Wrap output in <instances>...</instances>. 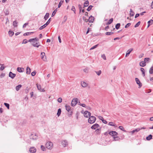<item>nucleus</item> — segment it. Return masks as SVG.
<instances>
[{"label":"nucleus","mask_w":153,"mask_h":153,"mask_svg":"<svg viewBox=\"0 0 153 153\" xmlns=\"http://www.w3.org/2000/svg\"><path fill=\"white\" fill-rule=\"evenodd\" d=\"M38 39L37 38H35L33 39H30L29 42H32L33 43H32V45L34 47H36L37 48H38L40 45L39 44V43L37 42H36V41H38Z\"/></svg>","instance_id":"nucleus-1"},{"label":"nucleus","mask_w":153,"mask_h":153,"mask_svg":"<svg viewBox=\"0 0 153 153\" xmlns=\"http://www.w3.org/2000/svg\"><path fill=\"white\" fill-rule=\"evenodd\" d=\"M150 59L149 58H146L144 59L143 61H141L140 63V65L141 67H144L146 65V60L149 61Z\"/></svg>","instance_id":"nucleus-2"},{"label":"nucleus","mask_w":153,"mask_h":153,"mask_svg":"<svg viewBox=\"0 0 153 153\" xmlns=\"http://www.w3.org/2000/svg\"><path fill=\"white\" fill-rule=\"evenodd\" d=\"M96 118L95 117L92 116L90 117L88 119V122L91 124H92L95 122Z\"/></svg>","instance_id":"nucleus-3"},{"label":"nucleus","mask_w":153,"mask_h":153,"mask_svg":"<svg viewBox=\"0 0 153 153\" xmlns=\"http://www.w3.org/2000/svg\"><path fill=\"white\" fill-rule=\"evenodd\" d=\"M46 147L49 149H51L53 147V143L51 142H48L46 144Z\"/></svg>","instance_id":"nucleus-4"},{"label":"nucleus","mask_w":153,"mask_h":153,"mask_svg":"<svg viewBox=\"0 0 153 153\" xmlns=\"http://www.w3.org/2000/svg\"><path fill=\"white\" fill-rule=\"evenodd\" d=\"M41 57L42 59L45 62L47 61V59L46 58V56L45 55V53L42 52L41 53Z\"/></svg>","instance_id":"nucleus-5"},{"label":"nucleus","mask_w":153,"mask_h":153,"mask_svg":"<svg viewBox=\"0 0 153 153\" xmlns=\"http://www.w3.org/2000/svg\"><path fill=\"white\" fill-rule=\"evenodd\" d=\"M77 103V99L74 98L73 99L71 103V105L73 106H75Z\"/></svg>","instance_id":"nucleus-6"},{"label":"nucleus","mask_w":153,"mask_h":153,"mask_svg":"<svg viewBox=\"0 0 153 153\" xmlns=\"http://www.w3.org/2000/svg\"><path fill=\"white\" fill-rule=\"evenodd\" d=\"M91 114V113L87 111H85L84 114V116L85 117L87 118L89 117L90 116Z\"/></svg>","instance_id":"nucleus-7"},{"label":"nucleus","mask_w":153,"mask_h":153,"mask_svg":"<svg viewBox=\"0 0 153 153\" xmlns=\"http://www.w3.org/2000/svg\"><path fill=\"white\" fill-rule=\"evenodd\" d=\"M100 126L97 123H96L93 125L91 127V128L93 129H96L99 128Z\"/></svg>","instance_id":"nucleus-8"},{"label":"nucleus","mask_w":153,"mask_h":153,"mask_svg":"<svg viewBox=\"0 0 153 153\" xmlns=\"http://www.w3.org/2000/svg\"><path fill=\"white\" fill-rule=\"evenodd\" d=\"M109 134L110 135L113 136H117L118 134V133L116 131H110L109 132Z\"/></svg>","instance_id":"nucleus-9"},{"label":"nucleus","mask_w":153,"mask_h":153,"mask_svg":"<svg viewBox=\"0 0 153 153\" xmlns=\"http://www.w3.org/2000/svg\"><path fill=\"white\" fill-rule=\"evenodd\" d=\"M36 149L34 147H31L29 151L31 153H34L36 152Z\"/></svg>","instance_id":"nucleus-10"},{"label":"nucleus","mask_w":153,"mask_h":153,"mask_svg":"<svg viewBox=\"0 0 153 153\" xmlns=\"http://www.w3.org/2000/svg\"><path fill=\"white\" fill-rule=\"evenodd\" d=\"M36 85L38 90L42 92L45 91L44 89L41 88V86L40 85H39L38 84H36Z\"/></svg>","instance_id":"nucleus-11"},{"label":"nucleus","mask_w":153,"mask_h":153,"mask_svg":"<svg viewBox=\"0 0 153 153\" xmlns=\"http://www.w3.org/2000/svg\"><path fill=\"white\" fill-rule=\"evenodd\" d=\"M135 80L137 83L139 85V87L140 88L142 85L140 80L137 78H135Z\"/></svg>","instance_id":"nucleus-12"},{"label":"nucleus","mask_w":153,"mask_h":153,"mask_svg":"<svg viewBox=\"0 0 153 153\" xmlns=\"http://www.w3.org/2000/svg\"><path fill=\"white\" fill-rule=\"evenodd\" d=\"M140 128H137L135 129V130L131 131L130 133H131V135H133L134 133L140 131Z\"/></svg>","instance_id":"nucleus-13"},{"label":"nucleus","mask_w":153,"mask_h":153,"mask_svg":"<svg viewBox=\"0 0 153 153\" xmlns=\"http://www.w3.org/2000/svg\"><path fill=\"white\" fill-rule=\"evenodd\" d=\"M16 76V74L10 72L9 74V76L12 79H13Z\"/></svg>","instance_id":"nucleus-14"},{"label":"nucleus","mask_w":153,"mask_h":153,"mask_svg":"<svg viewBox=\"0 0 153 153\" xmlns=\"http://www.w3.org/2000/svg\"><path fill=\"white\" fill-rule=\"evenodd\" d=\"M94 17L92 16H91L89 17L88 19V21L90 22L93 23L94 20Z\"/></svg>","instance_id":"nucleus-15"},{"label":"nucleus","mask_w":153,"mask_h":153,"mask_svg":"<svg viewBox=\"0 0 153 153\" xmlns=\"http://www.w3.org/2000/svg\"><path fill=\"white\" fill-rule=\"evenodd\" d=\"M17 70L19 72H22L24 71V69L22 68L18 67L17 68Z\"/></svg>","instance_id":"nucleus-16"},{"label":"nucleus","mask_w":153,"mask_h":153,"mask_svg":"<svg viewBox=\"0 0 153 153\" xmlns=\"http://www.w3.org/2000/svg\"><path fill=\"white\" fill-rule=\"evenodd\" d=\"M82 86L83 87H85L87 86L88 84L84 82H81Z\"/></svg>","instance_id":"nucleus-17"},{"label":"nucleus","mask_w":153,"mask_h":153,"mask_svg":"<svg viewBox=\"0 0 153 153\" xmlns=\"http://www.w3.org/2000/svg\"><path fill=\"white\" fill-rule=\"evenodd\" d=\"M133 49H129L127 52L126 56V57L127 56H128L129 54L130 53L133 51Z\"/></svg>","instance_id":"nucleus-18"},{"label":"nucleus","mask_w":153,"mask_h":153,"mask_svg":"<svg viewBox=\"0 0 153 153\" xmlns=\"http://www.w3.org/2000/svg\"><path fill=\"white\" fill-rule=\"evenodd\" d=\"M66 109L68 111H69L71 109V108L70 106L68 105H65Z\"/></svg>","instance_id":"nucleus-19"},{"label":"nucleus","mask_w":153,"mask_h":153,"mask_svg":"<svg viewBox=\"0 0 153 153\" xmlns=\"http://www.w3.org/2000/svg\"><path fill=\"white\" fill-rule=\"evenodd\" d=\"M101 130V128H99L97 129L95 131L96 133L97 134H100V133Z\"/></svg>","instance_id":"nucleus-20"},{"label":"nucleus","mask_w":153,"mask_h":153,"mask_svg":"<svg viewBox=\"0 0 153 153\" xmlns=\"http://www.w3.org/2000/svg\"><path fill=\"white\" fill-rule=\"evenodd\" d=\"M31 72V69L29 67H27V68L26 73L27 74H30Z\"/></svg>","instance_id":"nucleus-21"},{"label":"nucleus","mask_w":153,"mask_h":153,"mask_svg":"<svg viewBox=\"0 0 153 153\" xmlns=\"http://www.w3.org/2000/svg\"><path fill=\"white\" fill-rule=\"evenodd\" d=\"M62 143V145L64 147L68 145L67 142L65 141H63Z\"/></svg>","instance_id":"nucleus-22"},{"label":"nucleus","mask_w":153,"mask_h":153,"mask_svg":"<svg viewBox=\"0 0 153 153\" xmlns=\"http://www.w3.org/2000/svg\"><path fill=\"white\" fill-rule=\"evenodd\" d=\"M108 125L111 126H114L115 127H117L116 125L114 123L112 122H110L108 123Z\"/></svg>","instance_id":"nucleus-23"},{"label":"nucleus","mask_w":153,"mask_h":153,"mask_svg":"<svg viewBox=\"0 0 153 153\" xmlns=\"http://www.w3.org/2000/svg\"><path fill=\"white\" fill-rule=\"evenodd\" d=\"M33 32H28L24 34L23 35L24 36H28L31 35L32 33H33Z\"/></svg>","instance_id":"nucleus-24"},{"label":"nucleus","mask_w":153,"mask_h":153,"mask_svg":"<svg viewBox=\"0 0 153 153\" xmlns=\"http://www.w3.org/2000/svg\"><path fill=\"white\" fill-rule=\"evenodd\" d=\"M32 137L31 138V139H32L33 140H36L37 138V136L36 135H32Z\"/></svg>","instance_id":"nucleus-25"},{"label":"nucleus","mask_w":153,"mask_h":153,"mask_svg":"<svg viewBox=\"0 0 153 153\" xmlns=\"http://www.w3.org/2000/svg\"><path fill=\"white\" fill-rule=\"evenodd\" d=\"M22 85H19L17 86L16 87V90L17 91H19L20 88L22 87Z\"/></svg>","instance_id":"nucleus-26"},{"label":"nucleus","mask_w":153,"mask_h":153,"mask_svg":"<svg viewBox=\"0 0 153 153\" xmlns=\"http://www.w3.org/2000/svg\"><path fill=\"white\" fill-rule=\"evenodd\" d=\"M148 27H149L150 25L153 23V20L152 19L150 20L148 22Z\"/></svg>","instance_id":"nucleus-27"},{"label":"nucleus","mask_w":153,"mask_h":153,"mask_svg":"<svg viewBox=\"0 0 153 153\" xmlns=\"http://www.w3.org/2000/svg\"><path fill=\"white\" fill-rule=\"evenodd\" d=\"M89 4V2L88 1H86L84 4V6L85 7H87Z\"/></svg>","instance_id":"nucleus-28"},{"label":"nucleus","mask_w":153,"mask_h":153,"mask_svg":"<svg viewBox=\"0 0 153 153\" xmlns=\"http://www.w3.org/2000/svg\"><path fill=\"white\" fill-rule=\"evenodd\" d=\"M152 136L151 134H150L146 137V140H150L151 139H152Z\"/></svg>","instance_id":"nucleus-29"},{"label":"nucleus","mask_w":153,"mask_h":153,"mask_svg":"<svg viewBox=\"0 0 153 153\" xmlns=\"http://www.w3.org/2000/svg\"><path fill=\"white\" fill-rule=\"evenodd\" d=\"M140 70L141 71L143 76H145V72L144 69L142 68H140Z\"/></svg>","instance_id":"nucleus-30"},{"label":"nucleus","mask_w":153,"mask_h":153,"mask_svg":"<svg viewBox=\"0 0 153 153\" xmlns=\"http://www.w3.org/2000/svg\"><path fill=\"white\" fill-rule=\"evenodd\" d=\"M64 0H61L58 5V8H59L61 6Z\"/></svg>","instance_id":"nucleus-31"},{"label":"nucleus","mask_w":153,"mask_h":153,"mask_svg":"<svg viewBox=\"0 0 153 153\" xmlns=\"http://www.w3.org/2000/svg\"><path fill=\"white\" fill-rule=\"evenodd\" d=\"M113 21V19L111 18L108 21V22L107 23V25L110 24Z\"/></svg>","instance_id":"nucleus-32"},{"label":"nucleus","mask_w":153,"mask_h":153,"mask_svg":"<svg viewBox=\"0 0 153 153\" xmlns=\"http://www.w3.org/2000/svg\"><path fill=\"white\" fill-rule=\"evenodd\" d=\"M49 13H46L45 15V16L44 18L46 20H47L49 17Z\"/></svg>","instance_id":"nucleus-33"},{"label":"nucleus","mask_w":153,"mask_h":153,"mask_svg":"<svg viewBox=\"0 0 153 153\" xmlns=\"http://www.w3.org/2000/svg\"><path fill=\"white\" fill-rule=\"evenodd\" d=\"M61 110L60 108H59L58 110V112L57 113V115L58 116H59L61 114Z\"/></svg>","instance_id":"nucleus-34"},{"label":"nucleus","mask_w":153,"mask_h":153,"mask_svg":"<svg viewBox=\"0 0 153 153\" xmlns=\"http://www.w3.org/2000/svg\"><path fill=\"white\" fill-rule=\"evenodd\" d=\"M47 26L45 24L44 25H43L42 26H41V27H40L39 29V30H41L43 28H45Z\"/></svg>","instance_id":"nucleus-35"},{"label":"nucleus","mask_w":153,"mask_h":153,"mask_svg":"<svg viewBox=\"0 0 153 153\" xmlns=\"http://www.w3.org/2000/svg\"><path fill=\"white\" fill-rule=\"evenodd\" d=\"M149 73L150 74H152L153 73V66L151 67L149 70Z\"/></svg>","instance_id":"nucleus-36"},{"label":"nucleus","mask_w":153,"mask_h":153,"mask_svg":"<svg viewBox=\"0 0 153 153\" xmlns=\"http://www.w3.org/2000/svg\"><path fill=\"white\" fill-rule=\"evenodd\" d=\"M120 26V24L118 23L116 25V26H115V28L116 29H118L119 28Z\"/></svg>","instance_id":"nucleus-37"},{"label":"nucleus","mask_w":153,"mask_h":153,"mask_svg":"<svg viewBox=\"0 0 153 153\" xmlns=\"http://www.w3.org/2000/svg\"><path fill=\"white\" fill-rule=\"evenodd\" d=\"M130 16H133L134 15V13L131 9L130 10Z\"/></svg>","instance_id":"nucleus-38"},{"label":"nucleus","mask_w":153,"mask_h":153,"mask_svg":"<svg viewBox=\"0 0 153 153\" xmlns=\"http://www.w3.org/2000/svg\"><path fill=\"white\" fill-rule=\"evenodd\" d=\"M9 34L10 36H12L14 34V32L12 31H9Z\"/></svg>","instance_id":"nucleus-39"},{"label":"nucleus","mask_w":153,"mask_h":153,"mask_svg":"<svg viewBox=\"0 0 153 153\" xmlns=\"http://www.w3.org/2000/svg\"><path fill=\"white\" fill-rule=\"evenodd\" d=\"M71 10L74 12V13H75L76 10L75 7L74 6H72Z\"/></svg>","instance_id":"nucleus-40"},{"label":"nucleus","mask_w":153,"mask_h":153,"mask_svg":"<svg viewBox=\"0 0 153 153\" xmlns=\"http://www.w3.org/2000/svg\"><path fill=\"white\" fill-rule=\"evenodd\" d=\"M93 6L92 5H90L88 7V8H87V10L88 11H90L91 9H92V7H93Z\"/></svg>","instance_id":"nucleus-41"},{"label":"nucleus","mask_w":153,"mask_h":153,"mask_svg":"<svg viewBox=\"0 0 153 153\" xmlns=\"http://www.w3.org/2000/svg\"><path fill=\"white\" fill-rule=\"evenodd\" d=\"M57 11V10L56 9H55L54 11L53 12V13H52V17H53V16H54V15H55V14H56V12Z\"/></svg>","instance_id":"nucleus-42"},{"label":"nucleus","mask_w":153,"mask_h":153,"mask_svg":"<svg viewBox=\"0 0 153 153\" xmlns=\"http://www.w3.org/2000/svg\"><path fill=\"white\" fill-rule=\"evenodd\" d=\"M98 45V44H97V45H95L93 46V47H91L90 48V50H93V49H94L96 48L97 47Z\"/></svg>","instance_id":"nucleus-43"},{"label":"nucleus","mask_w":153,"mask_h":153,"mask_svg":"<svg viewBox=\"0 0 153 153\" xmlns=\"http://www.w3.org/2000/svg\"><path fill=\"white\" fill-rule=\"evenodd\" d=\"M4 12L6 15H8L9 14V12L8 10L7 9L5 10L4 11Z\"/></svg>","instance_id":"nucleus-44"},{"label":"nucleus","mask_w":153,"mask_h":153,"mask_svg":"<svg viewBox=\"0 0 153 153\" xmlns=\"http://www.w3.org/2000/svg\"><path fill=\"white\" fill-rule=\"evenodd\" d=\"M4 105H5L7 108L8 109H9V104L7 103H4Z\"/></svg>","instance_id":"nucleus-45"},{"label":"nucleus","mask_w":153,"mask_h":153,"mask_svg":"<svg viewBox=\"0 0 153 153\" xmlns=\"http://www.w3.org/2000/svg\"><path fill=\"white\" fill-rule=\"evenodd\" d=\"M140 22H138L134 26L135 27H138L140 25Z\"/></svg>","instance_id":"nucleus-46"},{"label":"nucleus","mask_w":153,"mask_h":153,"mask_svg":"<svg viewBox=\"0 0 153 153\" xmlns=\"http://www.w3.org/2000/svg\"><path fill=\"white\" fill-rule=\"evenodd\" d=\"M82 19L85 22H88V20L87 19H85V17H83Z\"/></svg>","instance_id":"nucleus-47"},{"label":"nucleus","mask_w":153,"mask_h":153,"mask_svg":"<svg viewBox=\"0 0 153 153\" xmlns=\"http://www.w3.org/2000/svg\"><path fill=\"white\" fill-rule=\"evenodd\" d=\"M17 22L16 21H14L13 22V25L16 27L17 26Z\"/></svg>","instance_id":"nucleus-48"},{"label":"nucleus","mask_w":153,"mask_h":153,"mask_svg":"<svg viewBox=\"0 0 153 153\" xmlns=\"http://www.w3.org/2000/svg\"><path fill=\"white\" fill-rule=\"evenodd\" d=\"M113 33L112 32H107L105 33V34L107 35H110L113 34Z\"/></svg>","instance_id":"nucleus-49"},{"label":"nucleus","mask_w":153,"mask_h":153,"mask_svg":"<svg viewBox=\"0 0 153 153\" xmlns=\"http://www.w3.org/2000/svg\"><path fill=\"white\" fill-rule=\"evenodd\" d=\"M119 129H120V130H122L125 131L124 130V128L123 126H120L119 127Z\"/></svg>","instance_id":"nucleus-50"},{"label":"nucleus","mask_w":153,"mask_h":153,"mask_svg":"<svg viewBox=\"0 0 153 153\" xmlns=\"http://www.w3.org/2000/svg\"><path fill=\"white\" fill-rule=\"evenodd\" d=\"M79 103V105H81V106H82V107H86V105L85 104H81V103H80V102Z\"/></svg>","instance_id":"nucleus-51"},{"label":"nucleus","mask_w":153,"mask_h":153,"mask_svg":"<svg viewBox=\"0 0 153 153\" xmlns=\"http://www.w3.org/2000/svg\"><path fill=\"white\" fill-rule=\"evenodd\" d=\"M101 57L104 59V60H106V57L105 56V55L104 54H103L101 56Z\"/></svg>","instance_id":"nucleus-52"},{"label":"nucleus","mask_w":153,"mask_h":153,"mask_svg":"<svg viewBox=\"0 0 153 153\" xmlns=\"http://www.w3.org/2000/svg\"><path fill=\"white\" fill-rule=\"evenodd\" d=\"M131 25L130 23H128L127 25H126L125 26V28H126L129 27Z\"/></svg>","instance_id":"nucleus-53"},{"label":"nucleus","mask_w":153,"mask_h":153,"mask_svg":"<svg viewBox=\"0 0 153 153\" xmlns=\"http://www.w3.org/2000/svg\"><path fill=\"white\" fill-rule=\"evenodd\" d=\"M36 72L35 71H34L31 73V75L32 76H34L36 75Z\"/></svg>","instance_id":"nucleus-54"},{"label":"nucleus","mask_w":153,"mask_h":153,"mask_svg":"<svg viewBox=\"0 0 153 153\" xmlns=\"http://www.w3.org/2000/svg\"><path fill=\"white\" fill-rule=\"evenodd\" d=\"M28 24V23H25L23 26V28H25L26 27L27 25Z\"/></svg>","instance_id":"nucleus-55"},{"label":"nucleus","mask_w":153,"mask_h":153,"mask_svg":"<svg viewBox=\"0 0 153 153\" xmlns=\"http://www.w3.org/2000/svg\"><path fill=\"white\" fill-rule=\"evenodd\" d=\"M58 101L59 102H61L62 101V99L61 98H59L58 99Z\"/></svg>","instance_id":"nucleus-56"},{"label":"nucleus","mask_w":153,"mask_h":153,"mask_svg":"<svg viewBox=\"0 0 153 153\" xmlns=\"http://www.w3.org/2000/svg\"><path fill=\"white\" fill-rule=\"evenodd\" d=\"M96 73L97 74V75H100V74H101V71H98V72H96Z\"/></svg>","instance_id":"nucleus-57"},{"label":"nucleus","mask_w":153,"mask_h":153,"mask_svg":"<svg viewBox=\"0 0 153 153\" xmlns=\"http://www.w3.org/2000/svg\"><path fill=\"white\" fill-rule=\"evenodd\" d=\"M41 149L42 150L44 151L45 150V148L44 146L42 145L41 146Z\"/></svg>","instance_id":"nucleus-58"},{"label":"nucleus","mask_w":153,"mask_h":153,"mask_svg":"<svg viewBox=\"0 0 153 153\" xmlns=\"http://www.w3.org/2000/svg\"><path fill=\"white\" fill-rule=\"evenodd\" d=\"M50 18L49 19V20H48V22L45 24L47 26V25L50 23Z\"/></svg>","instance_id":"nucleus-59"},{"label":"nucleus","mask_w":153,"mask_h":153,"mask_svg":"<svg viewBox=\"0 0 153 153\" xmlns=\"http://www.w3.org/2000/svg\"><path fill=\"white\" fill-rule=\"evenodd\" d=\"M27 42V40L26 39H25L23 40L22 43L23 44H26Z\"/></svg>","instance_id":"nucleus-60"},{"label":"nucleus","mask_w":153,"mask_h":153,"mask_svg":"<svg viewBox=\"0 0 153 153\" xmlns=\"http://www.w3.org/2000/svg\"><path fill=\"white\" fill-rule=\"evenodd\" d=\"M4 68V67L3 66H2L0 68V69L1 71L3 70Z\"/></svg>","instance_id":"nucleus-61"},{"label":"nucleus","mask_w":153,"mask_h":153,"mask_svg":"<svg viewBox=\"0 0 153 153\" xmlns=\"http://www.w3.org/2000/svg\"><path fill=\"white\" fill-rule=\"evenodd\" d=\"M102 122H103V123H105V124H106V123H107V121L106 120H104V119H103V120H102Z\"/></svg>","instance_id":"nucleus-62"},{"label":"nucleus","mask_w":153,"mask_h":153,"mask_svg":"<svg viewBox=\"0 0 153 153\" xmlns=\"http://www.w3.org/2000/svg\"><path fill=\"white\" fill-rule=\"evenodd\" d=\"M139 15H140L139 14H138V13L136 14L135 16V18H136L138 17L139 16Z\"/></svg>","instance_id":"nucleus-63"},{"label":"nucleus","mask_w":153,"mask_h":153,"mask_svg":"<svg viewBox=\"0 0 153 153\" xmlns=\"http://www.w3.org/2000/svg\"><path fill=\"white\" fill-rule=\"evenodd\" d=\"M58 39H59V42L60 43H61V39H60V36H58Z\"/></svg>","instance_id":"nucleus-64"}]
</instances>
